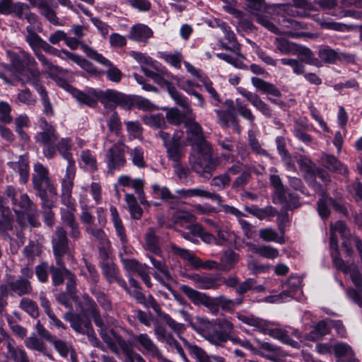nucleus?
<instances>
[{
  "mask_svg": "<svg viewBox=\"0 0 362 362\" xmlns=\"http://www.w3.org/2000/svg\"><path fill=\"white\" fill-rule=\"evenodd\" d=\"M173 220L175 223L182 226L184 223H192L195 221V216L186 211H177L173 215Z\"/></svg>",
  "mask_w": 362,
  "mask_h": 362,
  "instance_id": "052dcab7",
  "label": "nucleus"
},
{
  "mask_svg": "<svg viewBox=\"0 0 362 362\" xmlns=\"http://www.w3.org/2000/svg\"><path fill=\"white\" fill-rule=\"evenodd\" d=\"M183 132L176 131L173 135L171 143L165 147L168 157L170 160L177 162L184 155L182 146Z\"/></svg>",
  "mask_w": 362,
  "mask_h": 362,
  "instance_id": "412c9836",
  "label": "nucleus"
},
{
  "mask_svg": "<svg viewBox=\"0 0 362 362\" xmlns=\"http://www.w3.org/2000/svg\"><path fill=\"white\" fill-rule=\"evenodd\" d=\"M98 221L99 225L101 226L100 228H98L96 226L86 227V232L91 235L99 245H104L110 241L107 234L103 229L107 222L106 217L103 215L98 214Z\"/></svg>",
  "mask_w": 362,
  "mask_h": 362,
  "instance_id": "a878e982",
  "label": "nucleus"
},
{
  "mask_svg": "<svg viewBox=\"0 0 362 362\" xmlns=\"http://www.w3.org/2000/svg\"><path fill=\"white\" fill-rule=\"evenodd\" d=\"M53 198H48L41 200L42 214L44 221L47 226L52 227L55 223V216L52 211L54 206Z\"/></svg>",
  "mask_w": 362,
  "mask_h": 362,
  "instance_id": "c03bdc74",
  "label": "nucleus"
},
{
  "mask_svg": "<svg viewBox=\"0 0 362 362\" xmlns=\"http://www.w3.org/2000/svg\"><path fill=\"white\" fill-rule=\"evenodd\" d=\"M168 91L171 98L178 105L182 107L187 113L192 112V109L187 98L178 92L173 85L170 87H168Z\"/></svg>",
  "mask_w": 362,
  "mask_h": 362,
  "instance_id": "864d4df0",
  "label": "nucleus"
},
{
  "mask_svg": "<svg viewBox=\"0 0 362 362\" xmlns=\"http://www.w3.org/2000/svg\"><path fill=\"white\" fill-rule=\"evenodd\" d=\"M9 289L11 293L23 296L30 295L33 291V287L30 280L24 277H18L9 281Z\"/></svg>",
  "mask_w": 362,
  "mask_h": 362,
  "instance_id": "bb28decb",
  "label": "nucleus"
},
{
  "mask_svg": "<svg viewBox=\"0 0 362 362\" xmlns=\"http://www.w3.org/2000/svg\"><path fill=\"white\" fill-rule=\"evenodd\" d=\"M21 310L31 317L36 318L39 316V308L36 302L28 298H23L19 303Z\"/></svg>",
  "mask_w": 362,
  "mask_h": 362,
  "instance_id": "5fc2aeb1",
  "label": "nucleus"
},
{
  "mask_svg": "<svg viewBox=\"0 0 362 362\" xmlns=\"http://www.w3.org/2000/svg\"><path fill=\"white\" fill-rule=\"evenodd\" d=\"M103 273L109 284L117 282L127 292H129L125 281L119 276V270L114 263L104 262L100 263Z\"/></svg>",
  "mask_w": 362,
  "mask_h": 362,
  "instance_id": "5701e85b",
  "label": "nucleus"
},
{
  "mask_svg": "<svg viewBox=\"0 0 362 362\" xmlns=\"http://www.w3.org/2000/svg\"><path fill=\"white\" fill-rule=\"evenodd\" d=\"M143 121L146 125L154 129L161 130L167 127L165 119L161 113L144 115Z\"/></svg>",
  "mask_w": 362,
  "mask_h": 362,
  "instance_id": "603ef678",
  "label": "nucleus"
},
{
  "mask_svg": "<svg viewBox=\"0 0 362 362\" xmlns=\"http://www.w3.org/2000/svg\"><path fill=\"white\" fill-rule=\"evenodd\" d=\"M333 350L336 357H337V359H346L354 353L351 346L344 343L334 344Z\"/></svg>",
  "mask_w": 362,
  "mask_h": 362,
  "instance_id": "338daca9",
  "label": "nucleus"
},
{
  "mask_svg": "<svg viewBox=\"0 0 362 362\" xmlns=\"http://www.w3.org/2000/svg\"><path fill=\"white\" fill-rule=\"evenodd\" d=\"M207 151H202V147L197 148V156L189 158L192 169L205 178H210L213 172L220 163L218 157H212L211 147L207 146Z\"/></svg>",
  "mask_w": 362,
  "mask_h": 362,
  "instance_id": "7ed1b4c3",
  "label": "nucleus"
},
{
  "mask_svg": "<svg viewBox=\"0 0 362 362\" xmlns=\"http://www.w3.org/2000/svg\"><path fill=\"white\" fill-rule=\"evenodd\" d=\"M111 214V219L113 223L117 235L119 238L120 242L123 247H126L128 239L126 233L124 226L121 220L117 209L115 206H111L110 207Z\"/></svg>",
  "mask_w": 362,
  "mask_h": 362,
  "instance_id": "c756f323",
  "label": "nucleus"
},
{
  "mask_svg": "<svg viewBox=\"0 0 362 362\" xmlns=\"http://www.w3.org/2000/svg\"><path fill=\"white\" fill-rule=\"evenodd\" d=\"M32 184L36 196L40 199L55 198L57 196V189L48 168L40 163H37L33 166Z\"/></svg>",
  "mask_w": 362,
  "mask_h": 362,
  "instance_id": "f03ea898",
  "label": "nucleus"
},
{
  "mask_svg": "<svg viewBox=\"0 0 362 362\" xmlns=\"http://www.w3.org/2000/svg\"><path fill=\"white\" fill-rule=\"evenodd\" d=\"M98 98L105 108L113 109L116 105L122 107H130L132 101L127 95L114 90L108 89L105 91L98 90Z\"/></svg>",
  "mask_w": 362,
  "mask_h": 362,
  "instance_id": "f8f14e48",
  "label": "nucleus"
},
{
  "mask_svg": "<svg viewBox=\"0 0 362 362\" xmlns=\"http://www.w3.org/2000/svg\"><path fill=\"white\" fill-rule=\"evenodd\" d=\"M293 54L298 55L300 60L306 64L316 66H319L320 65V62L314 57L313 52L306 47L296 44Z\"/></svg>",
  "mask_w": 362,
  "mask_h": 362,
  "instance_id": "58836bf2",
  "label": "nucleus"
},
{
  "mask_svg": "<svg viewBox=\"0 0 362 362\" xmlns=\"http://www.w3.org/2000/svg\"><path fill=\"white\" fill-rule=\"evenodd\" d=\"M132 339L136 341L153 358H162V353L147 334H134Z\"/></svg>",
  "mask_w": 362,
  "mask_h": 362,
  "instance_id": "b1692460",
  "label": "nucleus"
},
{
  "mask_svg": "<svg viewBox=\"0 0 362 362\" xmlns=\"http://www.w3.org/2000/svg\"><path fill=\"white\" fill-rule=\"evenodd\" d=\"M168 247L174 255L180 257L184 260L188 261L196 269L204 268L208 269H217L220 268L219 264L216 262L214 260L202 262L200 258L196 257L188 250L179 247L173 243H170Z\"/></svg>",
  "mask_w": 362,
  "mask_h": 362,
  "instance_id": "2eb2a0df",
  "label": "nucleus"
},
{
  "mask_svg": "<svg viewBox=\"0 0 362 362\" xmlns=\"http://www.w3.org/2000/svg\"><path fill=\"white\" fill-rule=\"evenodd\" d=\"M49 266V272L51 274L52 284L54 286L62 285L64 281V278L67 275V272L69 269L65 267L64 258H62V264H57Z\"/></svg>",
  "mask_w": 362,
  "mask_h": 362,
  "instance_id": "4c0bfd02",
  "label": "nucleus"
},
{
  "mask_svg": "<svg viewBox=\"0 0 362 362\" xmlns=\"http://www.w3.org/2000/svg\"><path fill=\"white\" fill-rule=\"evenodd\" d=\"M218 303L220 304V308L223 310L229 313H233L236 306L240 305L243 301V297H238L235 300L227 298L226 296L221 295L217 297Z\"/></svg>",
  "mask_w": 362,
  "mask_h": 362,
  "instance_id": "3c124183",
  "label": "nucleus"
},
{
  "mask_svg": "<svg viewBox=\"0 0 362 362\" xmlns=\"http://www.w3.org/2000/svg\"><path fill=\"white\" fill-rule=\"evenodd\" d=\"M125 147L123 142H117L106 151L105 160L108 173H113L115 170H119L124 166L126 163Z\"/></svg>",
  "mask_w": 362,
  "mask_h": 362,
  "instance_id": "4468645a",
  "label": "nucleus"
},
{
  "mask_svg": "<svg viewBox=\"0 0 362 362\" xmlns=\"http://www.w3.org/2000/svg\"><path fill=\"white\" fill-rule=\"evenodd\" d=\"M183 342L191 356L195 359V362H225L223 357L209 356L201 347L189 342L186 339H183Z\"/></svg>",
  "mask_w": 362,
  "mask_h": 362,
  "instance_id": "aec40b11",
  "label": "nucleus"
},
{
  "mask_svg": "<svg viewBox=\"0 0 362 362\" xmlns=\"http://www.w3.org/2000/svg\"><path fill=\"white\" fill-rule=\"evenodd\" d=\"M152 192L155 197L164 201H169L170 199H174V195L167 187H161L158 184H155L152 186Z\"/></svg>",
  "mask_w": 362,
  "mask_h": 362,
  "instance_id": "774afa93",
  "label": "nucleus"
},
{
  "mask_svg": "<svg viewBox=\"0 0 362 362\" xmlns=\"http://www.w3.org/2000/svg\"><path fill=\"white\" fill-rule=\"evenodd\" d=\"M180 288L193 303L204 305L214 315L218 313L220 304L218 303L217 298H211L206 294L199 292L187 285H181Z\"/></svg>",
  "mask_w": 362,
  "mask_h": 362,
  "instance_id": "9b49d317",
  "label": "nucleus"
},
{
  "mask_svg": "<svg viewBox=\"0 0 362 362\" xmlns=\"http://www.w3.org/2000/svg\"><path fill=\"white\" fill-rule=\"evenodd\" d=\"M199 327L197 331L209 342L220 346L228 341L229 334H233L234 325L229 318H218L213 321L199 317Z\"/></svg>",
  "mask_w": 362,
  "mask_h": 362,
  "instance_id": "f257e3e1",
  "label": "nucleus"
},
{
  "mask_svg": "<svg viewBox=\"0 0 362 362\" xmlns=\"http://www.w3.org/2000/svg\"><path fill=\"white\" fill-rule=\"evenodd\" d=\"M142 305L146 308L151 307L157 315L165 322L169 328H170L177 335L182 334L186 329L184 324L176 322L168 314L163 312L160 305L151 295L146 297V301L144 303H142Z\"/></svg>",
  "mask_w": 362,
  "mask_h": 362,
  "instance_id": "f3484780",
  "label": "nucleus"
},
{
  "mask_svg": "<svg viewBox=\"0 0 362 362\" xmlns=\"http://www.w3.org/2000/svg\"><path fill=\"white\" fill-rule=\"evenodd\" d=\"M246 246L251 252L267 259H274L279 256L278 250L269 245L259 246L252 243H247Z\"/></svg>",
  "mask_w": 362,
  "mask_h": 362,
  "instance_id": "c9c22d12",
  "label": "nucleus"
},
{
  "mask_svg": "<svg viewBox=\"0 0 362 362\" xmlns=\"http://www.w3.org/2000/svg\"><path fill=\"white\" fill-rule=\"evenodd\" d=\"M56 151H58L62 156L68 161V166L66 169L71 168L74 170V160H73L72 155L70 153L71 148V140L68 138H62L58 144H55Z\"/></svg>",
  "mask_w": 362,
  "mask_h": 362,
  "instance_id": "a19ab883",
  "label": "nucleus"
},
{
  "mask_svg": "<svg viewBox=\"0 0 362 362\" xmlns=\"http://www.w3.org/2000/svg\"><path fill=\"white\" fill-rule=\"evenodd\" d=\"M27 34L25 35V41L30 46L33 52L39 50V45L42 43V39L37 33V30H33L31 28H26Z\"/></svg>",
  "mask_w": 362,
  "mask_h": 362,
  "instance_id": "4d7b16f0",
  "label": "nucleus"
},
{
  "mask_svg": "<svg viewBox=\"0 0 362 362\" xmlns=\"http://www.w3.org/2000/svg\"><path fill=\"white\" fill-rule=\"evenodd\" d=\"M18 60L19 64H16L15 66L20 69V65L23 67L20 72L19 80L23 83H30L36 86L39 83L40 71L36 68L35 59L28 53L22 52Z\"/></svg>",
  "mask_w": 362,
  "mask_h": 362,
  "instance_id": "423d86ee",
  "label": "nucleus"
},
{
  "mask_svg": "<svg viewBox=\"0 0 362 362\" xmlns=\"http://www.w3.org/2000/svg\"><path fill=\"white\" fill-rule=\"evenodd\" d=\"M63 223L69 229V235L73 241L78 240L81 237V232L74 214L63 211L61 216Z\"/></svg>",
  "mask_w": 362,
  "mask_h": 362,
  "instance_id": "cd10ccee",
  "label": "nucleus"
},
{
  "mask_svg": "<svg viewBox=\"0 0 362 362\" xmlns=\"http://www.w3.org/2000/svg\"><path fill=\"white\" fill-rule=\"evenodd\" d=\"M245 210L261 220L269 216L273 217L276 214V209L271 206L264 209H260L257 206H245Z\"/></svg>",
  "mask_w": 362,
  "mask_h": 362,
  "instance_id": "8fccbe9b",
  "label": "nucleus"
},
{
  "mask_svg": "<svg viewBox=\"0 0 362 362\" xmlns=\"http://www.w3.org/2000/svg\"><path fill=\"white\" fill-rule=\"evenodd\" d=\"M189 193L190 197H199L211 199L216 201L218 204H221V203L223 202L222 197L218 194L210 192L200 188L190 189Z\"/></svg>",
  "mask_w": 362,
  "mask_h": 362,
  "instance_id": "bf43d9fd",
  "label": "nucleus"
},
{
  "mask_svg": "<svg viewBox=\"0 0 362 362\" xmlns=\"http://www.w3.org/2000/svg\"><path fill=\"white\" fill-rule=\"evenodd\" d=\"M64 318L70 322L71 327L76 332L86 334L93 346L96 347L100 346V342L96 337L92 327L91 322L88 318L76 314L72 311L65 313L64 314Z\"/></svg>",
  "mask_w": 362,
  "mask_h": 362,
  "instance_id": "39448f33",
  "label": "nucleus"
},
{
  "mask_svg": "<svg viewBox=\"0 0 362 362\" xmlns=\"http://www.w3.org/2000/svg\"><path fill=\"white\" fill-rule=\"evenodd\" d=\"M252 85L260 92L276 97L281 95L279 89L275 85L264 81L258 77H252L251 79Z\"/></svg>",
  "mask_w": 362,
  "mask_h": 362,
  "instance_id": "f704fd0d",
  "label": "nucleus"
},
{
  "mask_svg": "<svg viewBox=\"0 0 362 362\" xmlns=\"http://www.w3.org/2000/svg\"><path fill=\"white\" fill-rule=\"evenodd\" d=\"M116 342L124 355V362H146L144 358L134 350L132 344L124 340L122 337L117 336Z\"/></svg>",
  "mask_w": 362,
  "mask_h": 362,
  "instance_id": "4be33fe9",
  "label": "nucleus"
},
{
  "mask_svg": "<svg viewBox=\"0 0 362 362\" xmlns=\"http://www.w3.org/2000/svg\"><path fill=\"white\" fill-rule=\"evenodd\" d=\"M330 332V326L326 320L320 321L310 333L306 336L309 341H317Z\"/></svg>",
  "mask_w": 362,
  "mask_h": 362,
  "instance_id": "a18cd8bd",
  "label": "nucleus"
},
{
  "mask_svg": "<svg viewBox=\"0 0 362 362\" xmlns=\"http://www.w3.org/2000/svg\"><path fill=\"white\" fill-rule=\"evenodd\" d=\"M73 96L81 104L94 107L98 104V90L90 89L85 93L79 90L73 89Z\"/></svg>",
  "mask_w": 362,
  "mask_h": 362,
  "instance_id": "7c9ffc66",
  "label": "nucleus"
},
{
  "mask_svg": "<svg viewBox=\"0 0 362 362\" xmlns=\"http://www.w3.org/2000/svg\"><path fill=\"white\" fill-rule=\"evenodd\" d=\"M248 145L252 151L257 155L262 156H268L269 153L266 150L262 148L258 139L255 136L254 133L251 131L248 132Z\"/></svg>",
  "mask_w": 362,
  "mask_h": 362,
  "instance_id": "69168bd1",
  "label": "nucleus"
},
{
  "mask_svg": "<svg viewBox=\"0 0 362 362\" xmlns=\"http://www.w3.org/2000/svg\"><path fill=\"white\" fill-rule=\"evenodd\" d=\"M152 30L146 25L136 24L133 25L127 37L134 41L146 43L150 37L153 36Z\"/></svg>",
  "mask_w": 362,
  "mask_h": 362,
  "instance_id": "c85d7f7f",
  "label": "nucleus"
},
{
  "mask_svg": "<svg viewBox=\"0 0 362 362\" xmlns=\"http://www.w3.org/2000/svg\"><path fill=\"white\" fill-rule=\"evenodd\" d=\"M247 7L256 17V21L269 31L278 34L279 28L271 22L268 14L271 13L273 8L266 5L264 0H246Z\"/></svg>",
  "mask_w": 362,
  "mask_h": 362,
  "instance_id": "0eeeda50",
  "label": "nucleus"
},
{
  "mask_svg": "<svg viewBox=\"0 0 362 362\" xmlns=\"http://www.w3.org/2000/svg\"><path fill=\"white\" fill-rule=\"evenodd\" d=\"M331 232L338 233L343 239L342 246L345 249L348 255L352 254V245H354L359 253L360 259L362 262V241L357 236L351 235L346 227V225L342 221H337L334 225H331Z\"/></svg>",
  "mask_w": 362,
  "mask_h": 362,
  "instance_id": "9d476101",
  "label": "nucleus"
},
{
  "mask_svg": "<svg viewBox=\"0 0 362 362\" xmlns=\"http://www.w3.org/2000/svg\"><path fill=\"white\" fill-rule=\"evenodd\" d=\"M18 189L13 185H7L4 189L5 198L10 199L16 214H18V209L22 212L37 211V205L30 199L26 193H22L18 198Z\"/></svg>",
  "mask_w": 362,
  "mask_h": 362,
  "instance_id": "6e6552de",
  "label": "nucleus"
},
{
  "mask_svg": "<svg viewBox=\"0 0 362 362\" xmlns=\"http://www.w3.org/2000/svg\"><path fill=\"white\" fill-rule=\"evenodd\" d=\"M81 48L88 57L108 67L107 71L100 72L101 74H105L110 81L115 83H118L121 81L123 74L112 62L87 45L82 44Z\"/></svg>",
  "mask_w": 362,
  "mask_h": 362,
  "instance_id": "ddd939ff",
  "label": "nucleus"
},
{
  "mask_svg": "<svg viewBox=\"0 0 362 362\" xmlns=\"http://www.w3.org/2000/svg\"><path fill=\"white\" fill-rule=\"evenodd\" d=\"M159 237L156 234V230L153 228H148L145 235V247L147 250L155 255H160L162 250L159 245Z\"/></svg>",
  "mask_w": 362,
  "mask_h": 362,
  "instance_id": "79ce46f5",
  "label": "nucleus"
},
{
  "mask_svg": "<svg viewBox=\"0 0 362 362\" xmlns=\"http://www.w3.org/2000/svg\"><path fill=\"white\" fill-rule=\"evenodd\" d=\"M88 310L90 313L95 325L100 328V330L106 329V325H105L98 310V306L94 301L90 300L89 302Z\"/></svg>",
  "mask_w": 362,
  "mask_h": 362,
  "instance_id": "e2e57ef3",
  "label": "nucleus"
},
{
  "mask_svg": "<svg viewBox=\"0 0 362 362\" xmlns=\"http://www.w3.org/2000/svg\"><path fill=\"white\" fill-rule=\"evenodd\" d=\"M260 330L264 334H269L272 337L277 339L293 347H296L298 344L297 341H294L289 337L288 332L281 328L269 329L267 327V325L266 324L265 327L264 328H261Z\"/></svg>",
  "mask_w": 362,
  "mask_h": 362,
  "instance_id": "72a5a7b5",
  "label": "nucleus"
},
{
  "mask_svg": "<svg viewBox=\"0 0 362 362\" xmlns=\"http://www.w3.org/2000/svg\"><path fill=\"white\" fill-rule=\"evenodd\" d=\"M278 202L283 206L286 210H293L300 206L299 197L288 191V189H285L282 197H276Z\"/></svg>",
  "mask_w": 362,
  "mask_h": 362,
  "instance_id": "473e14b6",
  "label": "nucleus"
},
{
  "mask_svg": "<svg viewBox=\"0 0 362 362\" xmlns=\"http://www.w3.org/2000/svg\"><path fill=\"white\" fill-rule=\"evenodd\" d=\"M322 165L328 170L336 173L346 176L348 174V169L336 157L326 154L322 158Z\"/></svg>",
  "mask_w": 362,
  "mask_h": 362,
  "instance_id": "2f4dec72",
  "label": "nucleus"
},
{
  "mask_svg": "<svg viewBox=\"0 0 362 362\" xmlns=\"http://www.w3.org/2000/svg\"><path fill=\"white\" fill-rule=\"evenodd\" d=\"M67 232L62 226H57L52 236V246L57 264H62V258L71 253Z\"/></svg>",
  "mask_w": 362,
  "mask_h": 362,
  "instance_id": "1a4fd4ad",
  "label": "nucleus"
},
{
  "mask_svg": "<svg viewBox=\"0 0 362 362\" xmlns=\"http://www.w3.org/2000/svg\"><path fill=\"white\" fill-rule=\"evenodd\" d=\"M193 280L201 289H216L221 285L218 279L212 276L196 274L193 276Z\"/></svg>",
  "mask_w": 362,
  "mask_h": 362,
  "instance_id": "de8ad7c7",
  "label": "nucleus"
},
{
  "mask_svg": "<svg viewBox=\"0 0 362 362\" xmlns=\"http://www.w3.org/2000/svg\"><path fill=\"white\" fill-rule=\"evenodd\" d=\"M33 86L35 87L36 90L39 92V93L41 96L42 104L44 106V110H43L44 113L47 116H50V117L53 116L54 115L53 107L49 101L47 93L46 92L45 89L40 84V83H38L37 85Z\"/></svg>",
  "mask_w": 362,
  "mask_h": 362,
  "instance_id": "13d9d810",
  "label": "nucleus"
},
{
  "mask_svg": "<svg viewBox=\"0 0 362 362\" xmlns=\"http://www.w3.org/2000/svg\"><path fill=\"white\" fill-rule=\"evenodd\" d=\"M13 344V340H7V358L14 362H28L29 360L25 351L18 346H15Z\"/></svg>",
  "mask_w": 362,
  "mask_h": 362,
  "instance_id": "e433bc0d",
  "label": "nucleus"
},
{
  "mask_svg": "<svg viewBox=\"0 0 362 362\" xmlns=\"http://www.w3.org/2000/svg\"><path fill=\"white\" fill-rule=\"evenodd\" d=\"M91 293L103 310L106 311L112 310V301L107 293L101 291L96 286H94L91 288Z\"/></svg>",
  "mask_w": 362,
  "mask_h": 362,
  "instance_id": "09e8293b",
  "label": "nucleus"
},
{
  "mask_svg": "<svg viewBox=\"0 0 362 362\" xmlns=\"http://www.w3.org/2000/svg\"><path fill=\"white\" fill-rule=\"evenodd\" d=\"M240 260V255L233 250H228L223 254L219 267L223 271L228 272L232 269Z\"/></svg>",
  "mask_w": 362,
  "mask_h": 362,
  "instance_id": "37998d69",
  "label": "nucleus"
},
{
  "mask_svg": "<svg viewBox=\"0 0 362 362\" xmlns=\"http://www.w3.org/2000/svg\"><path fill=\"white\" fill-rule=\"evenodd\" d=\"M318 56L326 64H334L337 61V52L329 47L320 49Z\"/></svg>",
  "mask_w": 362,
  "mask_h": 362,
  "instance_id": "0e129e2a",
  "label": "nucleus"
},
{
  "mask_svg": "<svg viewBox=\"0 0 362 362\" xmlns=\"http://www.w3.org/2000/svg\"><path fill=\"white\" fill-rule=\"evenodd\" d=\"M275 45L276 49L281 54H293L296 43L289 42L288 40L282 37H276L275 39Z\"/></svg>",
  "mask_w": 362,
  "mask_h": 362,
  "instance_id": "680f3d73",
  "label": "nucleus"
},
{
  "mask_svg": "<svg viewBox=\"0 0 362 362\" xmlns=\"http://www.w3.org/2000/svg\"><path fill=\"white\" fill-rule=\"evenodd\" d=\"M315 21L318 23L322 28L334 30L340 32H348L357 28L356 25H346L344 23H336V22H327L320 17L313 16Z\"/></svg>",
  "mask_w": 362,
  "mask_h": 362,
  "instance_id": "49530a36",
  "label": "nucleus"
},
{
  "mask_svg": "<svg viewBox=\"0 0 362 362\" xmlns=\"http://www.w3.org/2000/svg\"><path fill=\"white\" fill-rule=\"evenodd\" d=\"M9 166L16 170L20 175V180L23 184H26L29 178L28 161L23 156H20L16 162H10Z\"/></svg>",
  "mask_w": 362,
  "mask_h": 362,
  "instance_id": "ea45409f",
  "label": "nucleus"
},
{
  "mask_svg": "<svg viewBox=\"0 0 362 362\" xmlns=\"http://www.w3.org/2000/svg\"><path fill=\"white\" fill-rule=\"evenodd\" d=\"M39 127L41 132L35 135V141L44 145L43 154L47 158H52L56 155L55 144L59 139L56 128L49 124L44 117L39 119Z\"/></svg>",
  "mask_w": 362,
  "mask_h": 362,
  "instance_id": "20e7f679",
  "label": "nucleus"
},
{
  "mask_svg": "<svg viewBox=\"0 0 362 362\" xmlns=\"http://www.w3.org/2000/svg\"><path fill=\"white\" fill-rule=\"evenodd\" d=\"M107 124L110 132L119 136L122 132V122L118 113L115 111L112 112L107 121Z\"/></svg>",
  "mask_w": 362,
  "mask_h": 362,
  "instance_id": "6e6d98bb",
  "label": "nucleus"
},
{
  "mask_svg": "<svg viewBox=\"0 0 362 362\" xmlns=\"http://www.w3.org/2000/svg\"><path fill=\"white\" fill-rule=\"evenodd\" d=\"M240 93L244 96L257 110L267 117H271L272 115V110L269 106L263 101L256 93L250 92L245 89L240 90Z\"/></svg>",
  "mask_w": 362,
  "mask_h": 362,
  "instance_id": "393cba45",
  "label": "nucleus"
},
{
  "mask_svg": "<svg viewBox=\"0 0 362 362\" xmlns=\"http://www.w3.org/2000/svg\"><path fill=\"white\" fill-rule=\"evenodd\" d=\"M286 14L301 18L310 17V11H317L311 0H291V3L280 6Z\"/></svg>",
  "mask_w": 362,
  "mask_h": 362,
  "instance_id": "a211bd4d",
  "label": "nucleus"
},
{
  "mask_svg": "<svg viewBox=\"0 0 362 362\" xmlns=\"http://www.w3.org/2000/svg\"><path fill=\"white\" fill-rule=\"evenodd\" d=\"M74 170L71 168L66 169V178L63 180L62 185V203L66 206V209H61V215L63 211H68L74 214L76 211L75 199L72 197V189L74 187Z\"/></svg>",
  "mask_w": 362,
  "mask_h": 362,
  "instance_id": "dca6fc26",
  "label": "nucleus"
},
{
  "mask_svg": "<svg viewBox=\"0 0 362 362\" xmlns=\"http://www.w3.org/2000/svg\"><path fill=\"white\" fill-rule=\"evenodd\" d=\"M186 127L188 141H189L196 148L202 147V151L206 152V151L208 150L207 146H209L210 144L205 139L201 125L194 120H189L186 123Z\"/></svg>",
  "mask_w": 362,
  "mask_h": 362,
  "instance_id": "6ab92c4d",
  "label": "nucleus"
}]
</instances>
